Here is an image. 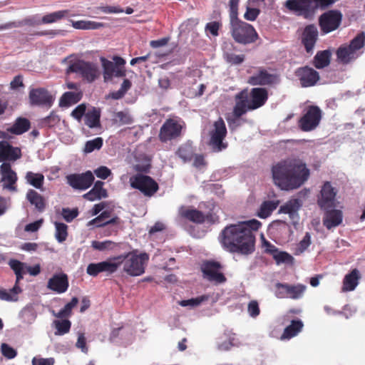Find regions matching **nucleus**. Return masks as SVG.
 <instances>
[{"label": "nucleus", "instance_id": "nucleus-39", "mask_svg": "<svg viewBox=\"0 0 365 365\" xmlns=\"http://www.w3.org/2000/svg\"><path fill=\"white\" fill-rule=\"evenodd\" d=\"M72 26L76 29L82 30H96L104 26L103 23L96 22L93 21H71Z\"/></svg>", "mask_w": 365, "mask_h": 365}, {"label": "nucleus", "instance_id": "nucleus-8", "mask_svg": "<svg viewBox=\"0 0 365 365\" xmlns=\"http://www.w3.org/2000/svg\"><path fill=\"white\" fill-rule=\"evenodd\" d=\"M130 186L140 190L145 196H152L158 190V183L150 176L136 174L130 178Z\"/></svg>", "mask_w": 365, "mask_h": 365}, {"label": "nucleus", "instance_id": "nucleus-46", "mask_svg": "<svg viewBox=\"0 0 365 365\" xmlns=\"http://www.w3.org/2000/svg\"><path fill=\"white\" fill-rule=\"evenodd\" d=\"M26 182L36 189H41L43 182L44 176L41 173H35L31 171L26 173L25 176Z\"/></svg>", "mask_w": 365, "mask_h": 365}, {"label": "nucleus", "instance_id": "nucleus-47", "mask_svg": "<svg viewBox=\"0 0 365 365\" xmlns=\"http://www.w3.org/2000/svg\"><path fill=\"white\" fill-rule=\"evenodd\" d=\"M68 13V10L57 11L42 17L41 24H52L64 18Z\"/></svg>", "mask_w": 365, "mask_h": 365}, {"label": "nucleus", "instance_id": "nucleus-32", "mask_svg": "<svg viewBox=\"0 0 365 365\" xmlns=\"http://www.w3.org/2000/svg\"><path fill=\"white\" fill-rule=\"evenodd\" d=\"M103 182L100 180L96 181L93 188L89 192L83 195V197L89 201H95L102 198H106L108 196V194L106 190L103 187Z\"/></svg>", "mask_w": 365, "mask_h": 365}, {"label": "nucleus", "instance_id": "nucleus-31", "mask_svg": "<svg viewBox=\"0 0 365 365\" xmlns=\"http://www.w3.org/2000/svg\"><path fill=\"white\" fill-rule=\"evenodd\" d=\"M361 274L357 269H354L351 272L346 274L343 279V292H351L356 289L359 284Z\"/></svg>", "mask_w": 365, "mask_h": 365}, {"label": "nucleus", "instance_id": "nucleus-22", "mask_svg": "<svg viewBox=\"0 0 365 365\" xmlns=\"http://www.w3.org/2000/svg\"><path fill=\"white\" fill-rule=\"evenodd\" d=\"M324 212L323 225L327 230H331L341 224L343 213L340 210L334 208L321 209Z\"/></svg>", "mask_w": 365, "mask_h": 365}, {"label": "nucleus", "instance_id": "nucleus-14", "mask_svg": "<svg viewBox=\"0 0 365 365\" xmlns=\"http://www.w3.org/2000/svg\"><path fill=\"white\" fill-rule=\"evenodd\" d=\"M252 86H272L279 83V76L269 72L263 67H258L248 80Z\"/></svg>", "mask_w": 365, "mask_h": 365}, {"label": "nucleus", "instance_id": "nucleus-38", "mask_svg": "<svg viewBox=\"0 0 365 365\" xmlns=\"http://www.w3.org/2000/svg\"><path fill=\"white\" fill-rule=\"evenodd\" d=\"M117 217L110 218V212L108 211L103 212L99 216L91 220L89 225H96L97 227L107 226L110 224H114L117 222Z\"/></svg>", "mask_w": 365, "mask_h": 365}, {"label": "nucleus", "instance_id": "nucleus-17", "mask_svg": "<svg viewBox=\"0 0 365 365\" xmlns=\"http://www.w3.org/2000/svg\"><path fill=\"white\" fill-rule=\"evenodd\" d=\"M221 265L219 262L207 261L202 264L203 276L210 282L221 284L226 281L224 274L220 272Z\"/></svg>", "mask_w": 365, "mask_h": 365}, {"label": "nucleus", "instance_id": "nucleus-54", "mask_svg": "<svg viewBox=\"0 0 365 365\" xmlns=\"http://www.w3.org/2000/svg\"><path fill=\"white\" fill-rule=\"evenodd\" d=\"M207 295H202L195 298H191L186 300H182L179 302L182 307H190L191 308L196 307L201 304L203 302L208 299Z\"/></svg>", "mask_w": 365, "mask_h": 365}, {"label": "nucleus", "instance_id": "nucleus-41", "mask_svg": "<svg viewBox=\"0 0 365 365\" xmlns=\"http://www.w3.org/2000/svg\"><path fill=\"white\" fill-rule=\"evenodd\" d=\"M331 53L328 50L319 51L314 58V65L317 68H323L330 63Z\"/></svg>", "mask_w": 365, "mask_h": 365}, {"label": "nucleus", "instance_id": "nucleus-18", "mask_svg": "<svg viewBox=\"0 0 365 365\" xmlns=\"http://www.w3.org/2000/svg\"><path fill=\"white\" fill-rule=\"evenodd\" d=\"M0 182L2 183V187L11 192H16V186L18 180L16 173L11 169L9 163H4L0 165Z\"/></svg>", "mask_w": 365, "mask_h": 365}, {"label": "nucleus", "instance_id": "nucleus-60", "mask_svg": "<svg viewBox=\"0 0 365 365\" xmlns=\"http://www.w3.org/2000/svg\"><path fill=\"white\" fill-rule=\"evenodd\" d=\"M313 1V10L314 14H316L317 9L324 10L328 8L329 6L333 5L336 0H312Z\"/></svg>", "mask_w": 365, "mask_h": 365}, {"label": "nucleus", "instance_id": "nucleus-50", "mask_svg": "<svg viewBox=\"0 0 365 365\" xmlns=\"http://www.w3.org/2000/svg\"><path fill=\"white\" fill-rule=\"evenodd\" d=\"M103 144V140L101 137H97L93 140H88L85 143L83 152L85 153H90L95 150H100Z\"/></svg>", "mask_w": 365, "mask_h": 365}, {"label": "nucleus", "instance_id": "nucleus-59", "mask_svg": "<svg viewBox=\"0 0 365 365\" xmlns=\"http://www.w3.org/2000/svg\"><path fill=\"white\" fill-rule=\"evenodd\" d=\"M0 350L1 354L7 359H13L17 355L16 350L6 343L1 344Z\"/></svg>", "mask_w": 365, "mask_h": 365}, {"label": "nucleus", "instance_id": "nucleus-30", "mask_svg": "<svg viewBox=\"0 0 365 365\" xmlns=\"http://www.w3.org/2000/svg\"><path fill=\"white\" fill-rule=\"evenodd\" d=\"M179 215L181 217L195 223H202L205 221L203 213L196 209L182 206L179 209Z\"/></svg>", "mask_w": 365, "mask_h": 365}, {"label": "nucleus", "instance_id": "nucleus-23", "mask_svg": "<svg viewBox=\"0 0 365 365\" xmlns=\"http://www.w3.org/2000/svg\"><path fill=\"white\" fill-rule=\"evenodd\" d=\"M118 267L115 261H103L98 263H91L88 265L86 272L88 274L96 277L101 272L108 274L114 273Z\"/></svg>", "mask_w": 365, "mask_h": 365}, {"label": "nucleus", "instance_id": "nucleus-25", "mask_svg": "<svg viewBox=\"0 0 365 365\" xmlns=\"http://www.w3.org/2000/svg\"><path fill=\"white\" fill-rule=\"evenodd\" d=\"M268 98V93L264 88H254L248 96L250 109L255 110L262 107Z\"/></svg>", "mask_w": 365, "mask_h": 365}, {"label": "nucleus", "instance_id": "nucleus-61", "mask_svg": "<svg viewBox=\"0 0 365 365\" xmlns=\"http://www.w3.org/2000/svg\"><path fill=\"white\" fill-rule=\"evenodd\" d=\"M61 215H62L63 218L67 222H71L78 215V210L77 208H74V209L63 208Z\"/></svg>", "mask_w": 365, "mask_h": 365}, {"label": "nucleus", "instance_id": "nucleus-56", "mask_svg": "<svg viewBox=\"0 0 365 365\" xmlns=\"http://www.w3.org/2000/svg\"><path fill=\"white\" fill-rule=\"evenodd\" d=\"M311 235L309 232H306L302 240L299 242L296 248V255L303 253L311 245Z\"/></svg>", "mask_w": 365, "mask_h": 365}, {"label": "nucleus", "instance_id": "nucleus-28", "mask_svg": "<svg viewBox=\"0 0 365 365\" xmlns=\"http://www.w3.org/2000/svg\"><path fill=\"white\" fill-rule=\"evenodd\" d=\"M302 206V201L299 199H293L288 201L279 208V212L288 214L294 225L298 223V210Z\"/></svg>", "mask_w": 365, "mask_h": 365}, {"label": "nucleus", "instance_id": "nucleus-3", "mask_svg": "<svg viewBox=\"0 0 365 365\" xmlns=\"http://www.w3.org/2000/svg\"><path fill=\"white\" fill-rule=\"evenodd\" d=\"M118 266L123 265V271L132 277L140 276L145 272V266L149 260V255L145 253L138 254V250H133L125 255L113 258Z\"/></svg>", "mask_w": 365, "mask_h": 365}, {"label": "nucleus", "instance_id": "nucleus-35", "mask_svg": "<svg viewBox=\"0 0 365 365\" xmlns=\"http://www.w3.org/2000/svg\"><path fill=\"white\" fill-rule=\"evenodd\" d=\"M303 328V323L301 320H292L291 324L287 327L281 336L282 339H289L297 335Z\"/></svg>", "mask_w": 365, "mask_h": 365}, {"label": "nucleus", "instance_id": "nucleus-43", "mask_svg": "<svg viewBox=\"0 0 365 365\" xmlns=\"http://www.w3.org/2000/svg\"><path fill=\"white\" fill-rule=\"evenodd\" d=\"M20 318L24 324H33L37 317V314L34 308L31 305L26 306L19 314Z\"/></svg>", "mask_w": 365, "mask_h": 365}, {"label": "nucleus", "instance_id": "nucleus-15", "mask_svg": "<svg viewBox=\"0 0 365 365\" xmlns=\"http://www.w3.org/2000/svg\"><path fill=\"white\" fill-rule=\"evenodd\" d=\"M336 190L329 182H324L317 199V204L320 209L336 207Z\"/></svg>", "mask_w": 365, "mask_h": 365}, {"label": "nucleus", "instance_id": "nucleus-29", "mask_svg": "<svg viewBox=\"0 0 365 365\" xmlns=\"http://www.w3.org/2000/svg\"><path fill=\"white\" fill-rule=\"evenodd\" d=\"M101 110L99 108L92 107L87 110L84 117V124L88 128L95 129L101 128Z\"/></svg>", "mask_w": 365, "mask_h": 365}, {"label": "nucleus", "instance_id": "nucleus-19", "mask_svg": "<svg viewBox=\"0 0 365 365\" xmlns=\"http://www.w3.org/2000/svg\"><path fill=\"white\" fill-rule=\"evenodd\" d=\"M67 183L76 190H86L94 181V176L91 171L81 174H71L66 176Z\"/></svg>", "mask_w": 365, "mask_h": 365}, {"label": "nucleus", "instance_id": "nucleus-16", "mask_svg": "<svg viewBox=\"0 0 365 365\" xmlns=\"http://www.w3.org/2000/svg\"><path fill=\"white\" fill-rule=\"evenodd\" d=\"M29 103L33 106L50 108L53 103L54 98L44 88H36L30 90L29 93Z\"/></svg>", "mask_w": 365, "mask_h": 365}, {"label": "nucleus", "instance_id": "nucleus-53", "mask_svg": "<svg viewBox=\"0 0 365 365\" xmlns=\"http://www.w3.org/2000/svg\"><path fill=\"white\" fill-rule=\"evenodd\" d=\"M56 331V335H63L68 333L71 329V323L68 319L55 320L53 322Z\"/></svg>", "mask_w": 365, "mask_h": 365}, {"label": "nucleus", "instance_id": "nucleus-12", "mask_svg": "<svg viewBox=\"0 0 365 365\" xmlns=\"http://www.w3.org/2000/svg\"><path fill=\"white\" fill-rule=\"evenodd\" d=\"M66 72L79 73L88 82H92L97 77L98 69L97 66L93 63L78 61L70 64Z\"/></svg>", "mask_w": 365, "mask_h": 365}, {"label": "nucleus", "instance_id": "nucleus-51", "mask_svg": "<svg viewBox=\"0 0 365 365\" xmlns=\"http://www.w3.org/2000/svg\"><path fill=\"white\" fill-rule=\"evenodd\" d=\"M78 302L77 297H73L70 302L67 303L58 313L53 312V314L58 318H63L71 314V310Z\"/></svg>", "mask_w": 365, "mask_h": 365}, {"label": "nucleus", "instance_id": "nucleus-1", "mask_svg": "<svg viewBox=\"0 0 365 365\" xmlns=\"http://www.w3.org/2000/svg\"><path fill=\"white\" fill-rule=\"evenodd\" d=\"M261 225L259 221L253 219L227 225L221 232L223 247L232 253L252 254L255 245L253 232L257 231Z\"/></svg>", "mask_w": 365, "mask_h": 365}, {"label": "nucleus", "instance_id": "nucleus-45", "mask_svg": "<svg viewBox=\"0 0 365 365\" xmlns=\"http://www.w3.org/2000/svg\"><path fill=\"white\" fill-rule=\"evenodd\" d=\"M195 150L192 145L187 143L182 145L177 151L178 157L182 160L184 163L190 162L194 156Z\"/></svg>", "mask_w": 365, "mask_h": 365}, {"label": "nucleus", "instance_id": "nucleus-36", "mask_svg": "<svg viewBox=\"0 0 365 365\" xmlns=\"http://www.w3.org/2000/svg\"><path fill=\"white\" fill-rule=\"evenodd\" d=\"M41 24V20L38 16H30L21 21L9 22L6 24V29L21 27L23 26H34Z\"/></svg>", "mask_w": 365, "mask_h": 365}, {"label": "nucleus", "instance_id": "nucleus-37", "mask_svg": "<svg viewBox=\"0 0 365 365\" xmlns=\"http://www.w3.org/2000/svg\"><path fill=\"white\" fill-rule=\"evenodd\" d=\"M82 94L78 92L68 91L63 94L59 101L61 107H68L81 101Z\"/></svg>", "mask_w": 365, "mask_h": 365}, {"label": "nucleus", "instance_id": "nucleus-7", "mask_svg": "<svg viewBox=\"0 0 365 365\" xmlns=\"http://www.w3.org/2000/svg\"><path fill=\"white\" fill-rule=\"evenodd\" d=\"M307 290V286L303 284H291L277 282L275 284L274 294L279 299L289 298L292 299H302Z\"/></svg>", "mask_w": 365, "mask_h": 365}, {"label": "nucleus", "instance_id": "nucleus-63", "mask_svg": "<svg viewBox=\"0 0 365 365\" xmlns=\"http://www.w3.org/2000/svg\"><path fill=\"white\" fill-rule=\"evenodd\" d=\"M240 0H230V21L238 19V4Z\"/></svg>", "mask_w": 365, "mask_h": 365}, {"label": "nucleus", "instance_id": "nucleus-33", "mask_svg": "<svg viewBox=\"0 0 365 365\" xmlns=\"http://www.w3.org/2000/svg\"><path fill=\"white\" fill-rule=\"evenodd\" d=\"M31 123L26 118L19 117L16 119L14 124L7 128V132L14 135H21L30 128Z\"/></svg>", "mask_w": 365, "mask_h": 365}, {"label": "nucleus", "instance_id": "nucleus-2", "mask_svg": "<svg viewBox=\"0 0 365 365\" xmlns=\"http://www.w3.org/2000/svg\"><path fill=\"white\" fill-rule=\"evenodd\" d=\"M272 175L276 186L282 190H292L308 180L310 170L302 159L289 157L273 165Z\"/></svg>", "mask_w": 365, "mask_h": 365}, {"label": "nucleus", "instance_id": "nucleus-55", "mask_svg": "<svg viewBox=\"0 0 365 365\" xmlns=\"http://www.w3.org/2000/svg\"><path fill=\"white\" fill-rule=\"evenodd\" d=\"M365 43V33H359L355 38H354L349 47L356 53V51L361 48Z\"/></svg>", "mask_w": 365, "mask_h": 365}, {"label": "nucleus", "instance_id": "nucleus-13", "mask_svg": "<svg viewBox=\"0 0 365 365\" xmlns=\"http://www.w3.org/2000/svg\"><path fill=\"white\" fill-rule=\"evenodd\" d=\"M341 19L342 14L340 11L329 10L319 16V24L322 31L328 34L338 29Z\"/></svg>", "mask_w": 365, "mask_h": 365}, {"label": "nucleus", "instance_id": "nucleus-64", "mask_svg": "<svg viewBox=\"0 0 365 365\" xmlns=\"http://www.w3.org/2000/svg\"><path fill=\"white\" fill-rule=\"evenodd\" d=\"M54 359L53 358H38L34 357L32 359V365H53L54 364Z\"/></svg>", "mask_w": 365, "mask_h": 365}, {"label": "nucleus", "instance_id": "nucleus-42", "mask_svg": "<svg viewBox=\"0 0 365 365\" xmlns=\"http://www.w3.org/2000/svg\"><path fill=\"white\" fill-rule=\"evenodd\" d=\"M21 292V289L18 285H14L13 288L7 290L0 289V299L7 302H16L18 294Z\"/></svg>", "mask_w": 365, "mask_h": 365}, {"label": "nucleus", "instance_id": "nucleus-9", "mask_svg": "<svg viewBox=\"0 0 365 365\" xmlns=\"http://www.w3.org/2000/svg\"><path fill=\"white\" fill-rule=\"evenodd\" d=\"M312 1V0H286L284 6L296 16L312 19L314 16Z\"/></svg>", "mask_w": 365, "mask_h": 365}, {"label": "nucleus", "instance_id": "nucleus-6", "mask_svg": "<svg viewBox=\"0 0 365 365\" xmlns=\"http://www.w3.org/2000/svg\"><path fill=\"white\" fill-rule=\"evenodd\" d=\"M227 135V128L222 118H220L213 124V129L210 131L209 146L213 152L219 153L227 147L224 140Z\"/></svg>", "mask_w": 365, "mask_h": 365}, {"label": "nucleus", "instance_id": "nucleus-26", "mask_svg": "<svg viewBox=\"0 0 365 365\" xmlns=\"http://www.w3.org/2000/svg\"><path fill=\"white\" fill-rule=\"evenodd\" d=\"M318 34L317 28L313 24L307 26L304 29L302 42L307 53H312L318 38Z\"/></svg>", "mask_w": 365, "mask_h": 365}, {"label": "nucleus", "instance_id": "nucleus-5", "mask_svg": "<svg viewBox=\"0 0 365 365\" xmlns=\"http://www.w3.org/2000/svg\"><path fill=\"white\" fill-rule=\"evenodd\" d=\"M101 61L103 67V75L105 82H108L113 78H120L125 76V61L120 56H114L113 61L102 57Z\"/></svg>", "mask_w": 365, "mask_h": 365}, {"label": "nucleus", "instance_id": "nucleus-4", "mask_svg": "<svg viewBox=\"0 0 365 365\" xmlns=\"http://www.w3.org/2000/svg\"><path fill=\"white\" fill-rule=\"evenodd\" d=\"M230 32L236 42L244 45L254 43L258 38L255 28L239 19L230 21Z\"/></svg>", "mask_w": 365, "mask_h": 365}, {"label": "nucleus", "instance_id": "nucleus-52", "mask_svg": "<svg viewBox=\"0 0 365 365\" xmlns=\"http://www.w3.org/2000/svg\"><path fill=\"white\" fill-rule=\"evenodd\" d=\"M91 247L98 251H106L114 250L117 247V244L110 240L96 241L93 240L91 242Z\"/></svg>", "mask_w": 365, "mask_h": 365}, {"label": "nucleus", "instance_id": "nucleus-44", "mask_svg": "<svg viewBox=\"0 0 365 365\" xmlns=\"http://www.w3.org/2000/svg\"><path fill=\"white\" fill-rule=\"evenodd\" d=\"M337 58L343 63H348L356 58L357 55L349 47H340L336 51Z\"/></svg>", "mask_w": 365, "mask_h": 365}, {"label": "nucleus", "instance_id": "nucleus-40", "mask_svg": "<svg viewBox=\"0 0 365 365\" xmlns=\"http://www.w3.org/2000/svg\"><path fill=\"white\" fill-rule=\"evenodd\" d=\"M278 201H264L260 205L259 209L257 211V216L262 219L267 218L277 208V207L278 206Z\"/></svg>", "mask_w": 365, "mask_h": 365}, {"label": "nucleus", "instance_id": "nucleus-62", "mask_svg": "<svg viewBox=\"0 0 365 365\" xmlns=\"http://www.w3.org/2000/svg\"><path fill=\"white\" fill-rule=\"evenodd\" d=\"M247 312L250 317L252 318H256L259 315L260 309L257 301L252 300L249 302L247 305Z\"/></svg>", "mask_w": 365, "mask_h": 365}, {"label": "nucleus", "instance_id": "nucleus-49", "mask_svg": "<svg viewBox=\"0 0 365 365\" xmlns=\"http://www.w3.org/2000/svg\"><path fill=\"white\" fill-rule=\"evenodd\" d=\"M56 233L55 237L56 240L62 243L63 242L68 236V226L63 222H55Z\"/></svg>", "mask_w": 365, "mask_h": 365}, {"label": "nucleus", "instance_id": "nucleus-11", "mask_svg": "<svg viewBox=\"0 0 365 365\" xmlns=\"http://www.w3.org/2000/svg\"><path fill=\"white\" fill-rule=\"evenodd\" d=\"M183 122L179 118L167 119L160 128L159 138L162 142H167L180 136Z\"/></svg>", "mask_w": 365, "mask_h": 365}, {"label": "nucleus", "instance_id": "nucleus-27", "mask_svg": "<svg viewBox=\"0 0 365 365\" xmlns=\"http://www.w3.org/2000/svg\"><path fill=\"white\" fill-rule=\"evenodd\" d=\"M47 287L58 294L66 292L68 288L67 275L64 273L54 274L48 281Z\"/></svg>", "mask_w": 365, "mask_h": 365}, {"label": "nucleus", "instance_id": "nucleus-57", "mask_svg": "<svg viewBox=\"0 0 365 365\" xmlns=\"http://www.w3.org/2000/svg\"><path fill=\"white\" fill-rule=\"evenodd\" d=\"M86 104L81 103L76 106L71 113V115L76 120L78 123H81L83 117L84 118L86 114Z\"/></svg>", "mask_w": 365, "mask_h": 365}, {"label": "nucleus", "instance_id": "nucleus-58", "mask_svg": "<svg viewBox=\"0 0 365 365\" xmlns=\"http://www.w3.org/2000/svg\"><path fill=\"white\" fill-rule=\"evenodd\" d=\"M277 264L281 263L292 264L294 261V257L286 252L278 251L274 255V257Z\"/></svg>", "mask_w": 365, "mask_h": 365}, {"label": "nucleus", "instance_id": "nucleus-20", "mask_svg": "<svg viewBox=\"0 0 365 365\" xmlns=\"http://www.w3.org/2000/svg\"><path fill=\"white\" fill-rule=\"evenodd\" d=\"M295 75L300 81L302 87L313 86L319 80V73L309 66L297 68Z\"/></svg>", "mask_w": 365, "mask_h": 365}, {"label": "nucleus", "instance_id": "nucleus-48", "mask_svg": "<svg viewBox=\"0 0 365 365\" xmlns=\"http://www.w3.org/2000/svg\"><path fill=\"white\" fill-rule=\"evenodd\" d=\"M113 121L119 125H130L133 123V118L128 111H119L115 113Z\"/></svg>", "mask_w": 365, "mask_h": 365}, {"label": "nucleus", "instance_id": "nucleus-21", "mask_svg": "<svg viewBox=\"0 0 365 365\" xmlns=\"http://www.w3.org/2000/svg\"><path fill=\"white\" fill-rule=\"evenodd\" d=\"M21 150L6 140L0 141V163L15 162L21 158Z\"/></svg>", "mask_w": 365, "mask_h": 365}, {"label": "nucleus", "instance_id": "nucleus-24", "mask_svg": "<svg viewBox=\"0 0 365 365\" xmlns=\"http://www.w3.org/2000/svg\"><path fill=\"white\" fill-rule=\"evenodd\" d=\"M249 92L247 89L242 90L235 96L236 103L233 108V115L240 118L242 115L247 113L250 109L248 102Z\"/></svg>", "mask_w": 365, "mask_h": 365}, {"label": "nucleus", "instance_id": "nucleus-34", "mask_svg": "<svg viewBox=\"0 0 365 365\" xmlns=\"http://www.w3.org/2000/svg\"><path fill=\"white\" fill-rule=\"evenodd\" d=\"M26 199L39 212H43L46 207L44 198L34 190L30 189L26 193Z\"/></svg>", "mask_w": 365, "mask_h": 365}, {"label": "nucleus", "instance_id": "nucleus-10", "mask_svg": "<svg viewBox=\"0 0 365 365\" xmlns=\"http://www.w3.org/2000/svg\"><path fill=\"white\" fill-rule=\"evenodd\" d=\"M322 119V110L316 106H309L299 120V128L305 132L314 130Z\"/></svg>", "mask_w": 365, "mask_h": 365}]
</instances>
